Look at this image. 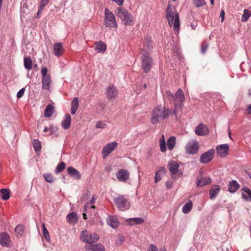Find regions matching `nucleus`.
Wrapping results in <instances>:
<instances>
[{
  "label": "nucleus",
  "instance_id": "nucleus-15",
  "mask_svg": "<svg viewBox=\"0 0 251 251\" xmlns=\"http://www.w3.org/2000/svg\"><path fill=\"white\" fill-rule=\"evenodd\" d=\"M64 51L63 44L61 42L55 43L53 45V54L57 57L61 56Z\"/></svg>",
  "mask_w": 251,
  "mask_h": 251
},
{
  "label": "nucleus",
  "instance_id": "nucleus-9",
  "mask_svg": "<svg viewBox=\"0 0 251 251\" xmlns=\"http://www.w3.org/2000/svg\"><path fill=\"white\" fill-rule=\"evenodd\" d=\"M215 152L214 149H211L202 153L200 158V162L203 164L210 162L213 158Z\"/></svg>",
  "mask_w": 251,
  "mask_h": 251
},
{
  "label": "nucleus",
  "instance_id": "nucleus-14",
  "mask_svg": "<svg viewBox=\"0 0 251 251\" xmlns=\"http://www.w3.org/2000/svg\"><path fill=\"white\" fill-rule=\"evenodd\" d=\"M229 146L227 144H222L216 147L217 154L221 157L226 156L228 153Z\"/></svg>",
  "mask_w": 251,
  "mask_h": 251
},
{
  "label": "nucleus",
  "instance_id": "nucleus-44",
  "mask_svg": "<svg viewBox=\"0 0 251 251\" xmlns=\"http://www.w3.org/2000/svg\"><path fill=\"white\" fill-rule=\"evenodd\" d=\"M165 96L171 102L174 101L175 103L176 102L175 100V96L170 91H167L165 94Z\"/></svg>",
  "mask_w": 251,
  "mask_h": 251
},
{
  "label": "nucleus",
  "instance_id": "nucleus-53",
  "mask_svg": "<svg viewBox=\"0 0 251 251\" xmlns=\"http://www.w3.org/2000/svg\"><path fill=\"white\" fill-rule=\"evenodd\" d=\"M105 124L101 121H99L97 123L96 127L99 128H103L105 126Z\"/></svg>",
  "mask_w": 251,
  "mask_h": 251
},
{
  "label": "nucleus",
  "instance_id": "nucleus-62",
  "mask_svg": "<svg viewBox=\"0 0 251 251\" xmlns=\"http://www.w3.org/2000/svg\"><path fill=\"white\" fill-rule=\"evenodd\" d=\"M43 10H41L40 9H38L37 13V17L40 18L41 17V15L42 14Z\"/></svg>",
  "mask_w": 251,
  "mask_h": 251
},
{
  "label": "nucleus",
  "instance_id": "nucleus-6",
  "mask_svg": "<svg viewBox=\"0 0 251 251\" xmlns=\"http://www.w3.org/2000/svg\"><path fill=\"white\" fill-rule=\"evenodd\" d=\"M168 167L173 179H176L182 176V172L179 171V164L175 161H170L168 162Z\"/></svg>",
  "mask_w": 251,
  "mask_h": 251
},
{
  "label": "nucleus",
  "instance_id": "nucleus-45",
  "mask_svg": "<svg viewBox=\"0 0 251 251\" xmlns=\"http://www.w3.org/2000/svg\"><path fill=\"white\" fill-rule=\"evenodd\" d=\"M65 167V163L63 162L60 163L56 167L55 172L56 173L61 172Z\"/></svg>",
  "mask_w": 251,
  "mask_h": 251
},
{
  "label": "nucleus",
  "instance_id": "nucleus-16",
  "mask_svg": "<svg viewBox=\"0 0 251 251\" xmlns=\"http://www.w3.org/2000/svg\"><path fill=\"white\" fill-rule=\"evenodd\" d=\"M195 133L199 136L206 135L209 133L207 127L202 124H199L195 128Z\"/></svg>",
  "mask_w": 251,
  "mask_h": 251
},
{
  "label": "nucleus",
  "instance_id": "nucleus-60",
  "mask_svg": "<svg viewBox=\"0 0 251 251\" xmlns=\"http://www.w3.org/2000/svg\"><path fill=\"white\" fill-rule=\"evenodd\" d=\"M111 1H114L118 5L121 6L123 4L124 0H111Z\"/></svg>",
  "mask_w": 251,
  "mask_h": 251
},
{
  "label": "nucleus",
  "instance_id": "nucleus-34",
  "mask_svg": "<svg viewBox=\"0 0 251 251\" xmlns=\"http://www.w3.org/2000/svg\"><path fill=\"white\" fill-rule=\"evenodd\" d=\"M96 50L98 52H103L106 49V45L102 41L96 43Z\"/></svg>",
  "mask_w": 251,
  "mask_h": 251
},
{
  "label": "nucleus",
  "instance_id": "nucleus-1",
  "mask_svg": "<svg viewBox=\"0 0 251 251\" xmlns=\"http://www.w3.org/2000/svg\"><path fill=\"white\" fill-rule=\"evenodd\" d=\"M171 112L169 108L159 105L155 107L151 113V121L152 124H157L167 118Z\"/></svg>",
  "mask_w": 251,
  "mask_h": 251
},
{
  "label": "nucleus",
  "instance_id": "nucleus-32",
  "mask_svg": "<svg viewBox=\"0 0 251 251\" xmlns=\"http://www.w3.org/2000/svg\"><path fill=\"white\" fill-rule=\"evenodd\" d=\"M53 106L50 104H49L46 106L44 112V116L46 118H50L53 115Z\"/></svg>",
  "mask_w": 251,
  "mask_h": 251
},
{
  "label": "nucleus",
  "instance_id": "nucleus-24",
  "mask_svg": "<svg viewBox=\"0 0 251 251\" xmlns=\"http://www.w3.org/2000/svg\"><path fill=\"white\" fill-rule=\"evenodd\" d=\"M242 198L246 201H251V190L247 187H244L242 188Z\"/></svg>",
  "mask_w": 251,
  "mask_h": 251
},
{
  "label": "nucleus",
  "instance_id": "nucleus-39",
  "mask_svg": "<svg viewBox=\"0 0 251 251\" xmlns=\"http://www.w3.org/2000/svg\"><path fill=\"white\" fill-rule=\"evenodd\" d=\"M33 147L36 152H40L41 150V142L38 139L33 140Z\"/></svg>",
  "mask_w": 251,
  "mask_h": 251
},
{
  "label": "nucleus",
  "instance_id": "nucleus-35",
  "mask_svg": "<svg viewBox=\"0 0 251 251\" xmlns=\"http://www.w3.org/2000/svg\"><path fill=\"white\" fill-rule=\"evenodd\" d=\"M24 226L23 225H18L15 228V232L18 237H21L24 233Z\"/></svg>",
  "mask_w": 251,
  "mask_h": 251
},
{
  "label": "nucleus",
  "instance_id": "nucleus-59",
  "mask_svg": "<svg viewBox=\"0 0 251 251\" xmlns=\"http://www.w3.org/2000/svg\"><path fill=\"white\" fill-rule=\"evenodd\" d=\"M52 127H50L49 129L46 126H45L44 128L43 131L44 132H47L49 130L50 131V135H52L53 134V130H52Z\"/></svg>",
  "mask_w": 251,
  "mask_h": 251
},
{
  "label": "nucleus",
  "instance_id": "nucleus-52",
  "mask_svg": "<svg viewBox=\"0 0 251 251\" xmlns=\"http://www.w3.org/2000/svg\"><path fill=\"white\" fill-rule=\"evenodd\" d=\"M124 240L125 237L122 235H118V240L116 242V244L118 246H120L124 241Z\"/></svg>",
  "mask_w": 251,
  "mask_h": 251
},
{
  "label": "nucleus",
  "instance_id": "nucleus-58",
  "mask_svg": "<svg viewBox=\"0 0 251 251\" xmlns=\"http://www.w3.org/2000/svg\"><path fill=\"white\" fill-rule=\"evenodd\" d=\"M97 199V197L96 195H93L92 199L88 201L89 203L91 204L92 205H93Z\"/></svg>",
  "mask_w": 251,
  "mask_h": 251
},
{
  "label": "nucleus",
  "instance_id": "nucleus-5",
  "mask_svg": "<svg viewBox=\"0 0 251 251\" xmlns=\"http://www.w3.org/2000/svg\"><path fill=\"white\" fill-rule=\"evenodd\" d=\"M104 25L105 27H117L116 17L107 8L104 9Z\"/></svg>",
  "mask_w": 251,
  "mask_h": 251
},
{
  "label": "nucleus",
  "instance_id": "nucleus-4",
  "mask_svg": "<svg viewBox=\"0 0 251 251\" xmlns=\"http://www.w3.org/2000/svg\"><path fill=\"white\" fill-rule=\"evenodd\" d=\"M42 75V89L44 90L50 91L51 78L50 74H48V69L46 67L43 68L41 69Z\"/></svg>",
  "mask_w": 251,
  "mask_h": 251
},
{
  "label": "nucleus",
  "instance_id": "nucleus-12",
  "mask_svg": "<svg viewBox=\"0 0 251 251\" xmlns=\"http://www.w3.org/2000/svg\"><path fill=\"white\" fill-rule=\"evenodd\" d=\"M116 176L119 181L126 182L129 178V173L126 170L120 169L116 173Z\"/></svg>",
  "mask_w": 251,
  "mask_h": 251
},
{
  "label": "nucleus",
  "instance_id": "nucleus-38",
  "mask_svg": "<svg viewBox=\"0 0 251 251\" xmlns=\"http://www.w3.org/2000/svg\"><path fill=\"white\" fill-rule=\"evenodd\" d=\"M0 193H1V195L0 196L2 200L4 201L7 200L10 198V191L9 190L3 188L0 190Z\"/></svg>",
  "mask_w": 251,
  "mask_h": 251
},
{
  "label": "nucleus",
  "instance_id": "nucleus-7",
  "mask_svg": "<svg viewBox=\"0 0 251 251\" xmlns=\"http://www.w3.org/2000/svg\"><path fill=\"white\" fill-rule=\"evenodd\" d=\"M114 201L119 210L121 211L127 210L130 207L129 203L124 195H119L118 197L115 198Z\"/></svg>",
  "mask_w": 251,
  "mask_h": 251
},
{
  "label": "nucleus",
  "instance_id": "nucleus-47",
  "mask_svg": "<svg viewBox=\"0 0 251 251\" xmlns=\"http://www.w3.org/2000/svg\"><path fill=\"white\" fill-rule=\"evenodd\" d=\"M43 234H44L45 239L47 241H49L50 240L49 233V232H48L47 228L45 227L44 224H43Z\"/></svg>",
  "mask_w": 251,
  "mask_h": 251
},
{
  "label": "nucleus",
  "instance_id": "nucleus-54",
  "mask_svg": "<svg viewBox=\"0 0 251 251\" xmlns=\"http://www.w3.org/2000/svg\"><path fill=\"white\" fill-rule=\"evenodd\" d=\"M207 49V45L206 43H202L201 45V52L204 53Z\"/></svg>",
  "mask_w": 251,
  "mask_h": 251
},
{
  "label": "nucleus",
  "instance_id": "nucleus-31",
  "mask_svg": "<svg viewBox=\"0 0 251 251\" xmlns=\"http://www.w3.org/2000/svg\"><path fill=\"white\" fill-rule=\"evenodd\" d=\"M78 107V99L77 97H75L73 99L71 102V113L74 115Z\"/></svg>",
  "mask_w": 251,
  "mask_h": 251
},
{
  "label": "nucleus",
  "instance_id": "nucleus-57",
  "mask_svg": "<svg viewBox=\"0 0 251 251\" xmlns=\"http://www.w3.org/2000/svg\"><path fill=\"white\" fill-rule=\"evenodd\" d=\"M149 251H158V249L155 245L151 244L150 246Z\"/></svg>",
  "mask_w": 251,
  "mask_h": 251
},
{
  "label": "nucleus",
  "instance_id": "nucleus-27",
  "mask_svg": "<svg viewBox=\"0 0 251 251\" xmlns=\"http://www.w3.org/2000/svg\"><path fill=\"white\" fill-rule=\"evenodd\" d=\"M165 172V169L163 167L156 171L154 177V182L156 183L160 181L164 176Z\"/></svg>",
  "mask_w": 251,
  "mask_h": 251
},
{
  "label": "nucleus",
  "instance_id": "nucleus-10",
  "mask_svg": "<svg viewBox=\"0 0 251 251\" xmlns=\"http://www.w3.org/2000/svg\"><path fill=\"white\" fill-rule=\"evenodd\" d=\"M118 146V143L116 142H112L105 145L102 149V155L104 159L110 153H111Z\"/></svg>",
  "mask_w": 251,
  "mask_h": 251
},
{
  "label": "nucleus",
  "instance_id": "nucleus-48",
  "mask_svg": "<svg viewBox=\"0 0 251 251\" xmlns=\"http://www.w3.org/2000/svg\"><path fill=\"white\" fill-rule=\"evenodd\" d=\"M195 6L197 7H201L206 4L205 0H194Z\"/></svg>",
  "mask_w": 251,
  "mask_h": 251
},
{
  "label": "nucleus",
  "instance_id": "nucleus-13",
  "mask_svg": "<svg viewBox=\"0 0 251 251\" xmlns=\"http://www.w3.org/2000/svg\"><path fill=\"white\" fill-rule=\"evenodd\" d=\"M175 100L176 103L179 102V108H180V112H181L182 108L183 105V102L184 101L185 98L184 97V93L181 89H178L175 94Z\"/></svg>",
  "mask_w": 251,
  "mask_h": 251
},
{
  "label": "nucleus",
  "instance_id": "nucleus-19",
  "mask_svg": "<svg viewBox=\"0 0 251 251\" xmlns=\"http://www.w3.org/2000/svg\"><path fill=\"white\" fill-rule=\"evenodd\" d=\"M0 244L3 247L9 246L10 237L7 233L3 232L0 234Z\"/></svg>",
  "mask_w": 251,
  "mask_h": 251
},
{
  "label": "nucleus",
  "instance_id": "nucleus-28",
  "mask_svg": "<svg viewBox=\"0 0 251 251\" xmlns=\"http://www.w3.org/2000/svg\"><path fill=\"white\" fill-rule=\"evenodd\" d=\"M87 250L91 251H104L105 249L103 245L100 244L90 245Z\"/></svg>",
  "mask_w": 251,
  "mask_h": 251
},
{
  "label": "nucleus",
  "instance_id": "nucleus-2",
  "mask_svg": "<svg viewBox=\"0 0 251 251\" xmlns=\"http://www.w3.org/2000/svg\"><path fill=\"white\" fill-rule=\"evenodd\" d=\"M166 18L169 26L171 27L173 25L175 32L178 34L180 28L179 14L177 12L174 13L170 4H169L166 8Z\"/></svg>",
  "mask_w": 251,
  "mask_h": 251
},
{
  "label": "nucleus",
  "instance_id": "nucleus-3",
  "mask_svg": "<svg viewBox=\"0 0 251 251\" xmlns=\"http://www.w3.org/2000/svg\"><path fill=\"white\" fill-rule=\"evenodd\" d=\"M116 15L122 20L125 25H132V15L126 9L122 7H118Z\"/></svg>",
  "mask_w": 251,
  "mask_h": 251
},
{
  "label": "nucleus",
  "instance_id": "nucleus-40",
  "mask_svg": "<svg viewBox=\"0 0 251 251\" xmlns=\"http://www.w3.org/2000/svg\"><path fill=\"white\" fill-rule=\"evenodd\" d=\"M159 145L161 151L165 152L166 151V145L163 135L159 140Z\"/></svg>",
  "mask_w": 251,
  "mask_h": 251
},
{
  "label": "nucleus",
  "instance_id": "nucleus-37",
  "mask_svg": "<svg viewBox=\"0 0 251 251\" xmlns=\"http://www.w3.org/2000/svg\"><path fill=\"white\" fill-rule=\"evenodd\" d=\"M167 145L168 149L172 150L176 145V138L174 136L170 137L167 141Z\"/></svg>",
  "mask_w": 251,
  "mask_h": 251
},
{
  "label": "nucleus",
  "instance_id": "nucleus-61",
  "mask_svg": "<svg viewBox=\"0 0 251 251\" xmlns=\"http://www.w3.org/2000/svg\"><path fill=\"white\" fill-rule=\"evenodd\" d=\"M220 17L221 18V21L223 22L225 17V11L222 10L220 12Z\"/></svg>",
  "mask_w": 251,
  "mask_h": 251
},
{
  "label": "nucleus",
  "instance_id": "nucleus-41",
  "mask_svg": "<svg viewBox=\"0 0 251 251\" xmlns=\"http://www.w3.org/2000/svg\"><path fill=\"white\" fill-rule=\"evenodd\" d=\"M24 66L25 69L30 70L32 68V60L30 57H28L24 59Z\"/></svg>",
  "mask_w": 251,
  "mask_h": 251
},
{
  "label": "nucleus",
  "instance_id": "nucleus-49",
  "mask_svg": "<svg viewBox=\"0 0 251 251\" xmlns=\"http://www.w3.org/2000/svg\"><path fill=\"white\" fill-rule=\"evenodd\" d=\"M50 2V0H41L39 8L41 10H44L45 6Z\"/></svg>",
  "mask_w": 251,
  "mask_h": 251
},
{
  "label": "nucleus",
  "instance_id": "nucleus-64",
  "mask_svg": "<svg viewBox=\"0 0 251 251\" xmlns=\"http://www.w3.org/2000/svg\"><path fill=\"white\" fill-rule=\"evenodd\" d=\"M190 25L191 26V28L192 29H195V28L196 27L197 25V24H191Z\"/></svg>",
  "mask_w": 251,
  "mask_h": 251
},
{
  "label": "nucleus",
  "instance_id": "nucleus-33",
  "mask_svg": "<svg viewBox=\"0 0 251 251\" xmlns=\"http://www.w3.org/2000/svg\"><path fill=\"white\" fill-rule=\"evenodd\" d=\"M99 236L96 233H91L89 235L88 239L87 240L88 242H87V243L90 245H92L97 242L99 240Z\"/></svg>",
  "mask_w": 251,
  "mask_h": 251
},
{
  "label": "nucleus",
  "instance_id": "nucleus-29",
  "mask_svg": "<svg viewBox=\"0 0 251 251\" xmlns=\"http://www.w3.org/2000/svg\"><path fill=\"white\" fill-rule=\"evenodd\" d=\"M108 225L112 228H116L118 226L119 223L116 218L113 216H109L107 219Z\"/></svg>",
  "mask_w": 251,
  "mask_h": 251
},
{
  "label": "nucleus",
  "instance_id": "nucleus-26",
  "mask_svg": "<svg viewBox=\"0 0 251 251\" xmlns=\"http://www.w3.org/2000/svg\"><path fill=\"white\" fill-rule=\"evenodd\" d=\"M126 221L127 224L130 226L140 225L144 222L143 219L139 217L129 218Z\"/></svg>",
  "mask_w": 251,
  "mask_h": 251
},
{
  "label": "nucleus",
  "instance_id": "nucleus-22",
  "mask_svg": "<svg viewBox=\"0 0 251 251\" xmlns=\"http://www.w3.org/2000/svg\"><path fill=\"white\" fill-rule=\"evenodd\" d=\"M220 191L219 185L212 186L209 190V198L211 200H214Z\"/></svg>",
  "mask_w": 251,
  "mask_h": 251
},
{
  "label": "nucleus",
  "instance_id": "nucleus-56",
  "mask_svg": "<svg viewBox=\"0 0 251 251\" xmlns=\"http://www.w3.org/2000/svg\"><path fill=\"white\" fill-rule=\"evenodd\" d=\"M174 184V183L172 181H167L166 182V186L167 189H170L172 188Z\"/></svg>",
  "mask_w": 251,
  "mask_h": 251
},
{
  "label": "nucleus",
  "instance_id": "nucleus-23",
  "mask_svg": "<svg viewBox=\"0 0 251 251\" xmlns=\"http://www.w3.org/2000/svg\"><path fill=\"white\" fill-rule=\"evenodd\" d=\"M240 185L237 181H230L228 185V190L231 193H235L239 188Z\"/></svg>",
  "mask_w": 251,
  "mask_h": 251
},
{
  "label": "nucleus",
  "instance_id": "nucleus-21",
  "mask_svg": "<svg viewBox=\"0 0 251 251\" xmlns=\"http://www.w3.org/2000/svg\"><path fill=\"white\" fill-rule=\"evenodd\" d=\"M67 173L75 179H79L81 177L80 173L73 167L70 166L67 169Z\"/></svg>",
  "mask_w": 251,
  "mask_h": 251
},
{
  "label": "nucleus",
  "instance_id": "nucleus-42",
  "mask_svg": "<svg viewBox=\"0 0 251 251\" xmlns=\"http://www.w3.org/2000/svg\"><path fill=\"white\" fill-rule=\"evenodd\" d=\"M251 16V13L249 12L248 10L244 9V14L241 17V21L244 22L247 21Z\"/></svg>",
  "mask_w": 251,
  "mask_h": 251
},
{
  "label": "nucleus",
  "instance_id": "nucleus-46",
  "mask_svg": "<svg viewBox=\"0 0 251 251\" xmlns=\"http://www.w3.org/2000/svg\"><path fill=\"white\" fill-rule=\"evenodd\" d=\"M43 176L45 180L48 182L52 183L54 181L53 176L50 174H45L43 175Z\"/></svg>",
  "mask_w": 251,
  "mask_h": 251
},
{
  "label": "nucleus",
  "instance_id": "nucleus-51",
  "mask_svg": "<svg viewBox=\"0 0 251 251\" xmlns=\"http://www.w3.org/2000/svg\"><path fill=\"white\" fill-rule=\"evenodd\" d=\"M95 206L94 205H92L91 204L89 203V202H87L85 205L84 206V211L87 212L88 209L90 208H95Z\"/></svg>",
  "mask_w": 251,
  "mask_h": 251
},
{
  "label": "nucleus",
  "instance_id": "nucleus-63",
  "mask_svg": "<svg viewBox=\"0 0 251 251\" xmlns=\"http://www.w3.org/2000/svg\"><path fill=\"white\" fill-rule=\"evenodd\" d=\"M247 114L251 115V104L249 105L247 108Z\"/></svg>",
  "mask_w": 251,
  "mask_h": 251
},
{
  "label": "nucleus",
  "instance_id": "nucleus-55",
  "mask_svg": "<svg viewBox=\"0 0 251 251\" xmlns=\"http://www.w3.org/2000/svg\"><path fill=\"white\" fill-rule=\"evenodd\" d=\"M25 91V88H22L21 89H20L17 94V97L19 99L22 98L24 94Z\"/></svg>",
  "mask_w": 251,
  "mask_h": 251
},
{
  "label": "nucleus",
  "instance_id": "nucleus-36",
  "mask_svg": "<svg viewBox=\"0 0 251 251\" xmlns=\"http://www.w3.org/2000/svg\"><path fill=\"white\" fill-rule=\"evenodd\" d=\"M193 204L191 201H188L185 205H183L182 210L184 214H188L192 209Z\"/></svg>",
  "mask_w": 251,
  "mask_h": 251
},
{
  "label": "nucleus",
  "instance_id": "nucleus-18",
  "mask_svg": "<svg viewBox=\"0 0 251 251\" xmlns=\"http://www.w3.org/2000/svg\"><path fill=\"white\" fill-rule=\"evenodd\" d=\"M106 95L109 99H114L118 94V90L113 86H110L106 88Z\"/></svg>",
  "mask_w": 251,
  "mask_h": 251
},
{
  "label": "nucleus",
  "instance_id": "nucleus-30",
  "mask_svg": "<svg viewBox=\"0 0 251 251\" xmlns=\"http://www.w3.org/2000/svg\"><path fill=\"white\" fill-rule=\"evenodd\" d=\"M67 220L70 224H75L78 221L77 215L75 212L70 213L67 216Z\"/></svg>",
  "mask_w": 251,
  "mask_h": 251
},
{
  "label": "nucleus",
  "instance_id": "nucleus-8",
  "mask_svg": "<svg viewBox=\"0 0 251 251\" xmlns=\"http://www.w3.org/2000/svg\"><path fill=\"white\" fill-rule=\"evenodd\" d=\"M152 65V59L148 52H145L142 55V69L145 73H148Z\"/></svg>",
  "mask_w": 251,
  "mask_h": 251
},
{
  "label": "nucleus",
  "instance_id": "nucleus-20",
  "mask_svg": "<svg viewBox=\"0 0 251 251\" xmlns=\"http://www.w3.org/2000/svg\"><path fill=\"white\" fill-rule=\"evenodd\" d=\"M144 50L146 52H149L153 49V43L151 40V38L147 36L145 38L144 41Z\"/></svg>",
  "mask_w": 251,
  "mask_h": 251
},
{
  "label": "nucleus",
  "instance_id": "nucleus-50",
  "mask_svg": "<svg viewBox=\"0 0 251 251\" xmlns=\"http://www.w3.org/2000/svg\"><path fill=\"white\" fill-rule=\"evenodd\" d=\"M179 110L180 111V108H179L178 104L176 103V102H175V108H174V111H173V114H174V116H175V118H176V120L178 119V118H177V113H178Z\"/></svg>",
  "mask_w": 251,
  "mask_h": 251
},
{
  "label": "nucleus",
  "instance_id": "nucleus-43",
  "mask_svg": "<svg viewBox=\"0 0 251 251\" xmlns=\"http://www.w3.org/2000/svg\"><path fill=\"white\" fill-rule=\"evenodd\" d=\"M89 234L88 233V231L86 230H83L81 232L80 239L84 242L87 243L88 242Z\"/></svg>",
  "mask_w": 251,
  "mask_h": 251
},
{
  "label": "nucleus",
  "instance_id": "nucleus-25",
  "mask_svg": "<svg viewBox=\"0 0 251 251\" xmlns=\"http://www.w3.org/2000/svg\"><path fill=\"white\" fill-rule=\"evenodd\" d=\"M71 117L69 114L65 115V118L62 122V126L65 129H69L71 126Z\"/></svg>",
  "mask_w": 251,
  "mask_h": 251
},
{
  "label": "nucleus",
  "instance_id": "nucleus-17",
  "mask_svg": "<svg viewBox=\"0 0 251 251\" xmlns=\"http://www.w3.org/2000/svg\"><path fill=\"white\" fill-rule=\"evenodd\" d=\"M212 180L209 177H198L196 180L197 187H201L208 185L211 183Z\"/></svg>",
  "mask_w": 251,
  "mask_h": 251
},
{
  "label": "nucleus",
  "instance_id": "nucleus-11",
  "mask_svg": "<svg viewBox=\"0 0 251 251\" xmlns=\"http://www.w3.org/2000/svg\"><path fill=\"white\" fill-rule=\"evenodd\" d=\"M198 149V143L195 140L189 142L185 147L186 151L189 154H194L196 153Z\"/></svg>",
  "mask_w": 251,
  "mask_h": 251
}]
</instances>
